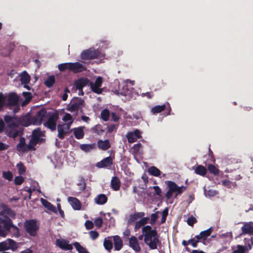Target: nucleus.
Here are the masks:
<instances>
[{
  "instance_id": "1",
  "label": "nucleus",
  "mask_w": 253,
  "mask_h": 253,
  "mask_svg": "<svg viewBox=\"0 0 253 253\" xmlns=\"http://www.w3.org/2000/svg\"><path fill=\"white\" fill-rule=\"evenodd\" d=\"M6 127V132L9 136L15 138L21 132L19 125L28 126L33 125L32 118L30 115L23 116L19 119L16 117L5 116L4 117Z\"/></svg>"
},
{
  "instance_id": "2",
  "label": "nucleus",
  "mask_w": 253,
  "mask_h": 253,
  "mask_svg": "<svg viewBox=\"0 0 253 253\" xmlns=\"http://www.w3.org/2000/svg\"><path fill=\"white\" fill-rule=\"evenodd\" d=\"M102 79L100 77H98L94 83L90 82L89 80L85 78H82L77 81L74 84V87L77 90H78V95H83L84 92L82 90L83 88L87 85H90L92 90L97 94H100L102 89L100 88L102 85Z\"/></svg>"
},
{
  "instance_id": "3",
  "label": "nucleus",
  "mask_w": 253,
  "mask_h": 253,
  "mask_svg": "<svg viewBox=\"0 0 253 253\" xmlns=\"http://www.w3.org/2000/svg\"><path fill=\"white\" fill-rule=\"evenodd\" d=\"M42 132L38 128L33 131L32 137L30 139L28 145L25 144L24 138L20 137V142L17 145V150L20 152H24L33 149L38 142L42 141L43 139L42 138Z\"/></svg>"
},
{
  "instance_id": "4",
  "label": "nucleus",
  "mask_w": 253,
  "mask_h": 253,
  "mask_svg": "<svg viewBox=\"0 0 253 253\" xmlns=\"http://www.w3.org/2000/svg\"><path fill=\"white\" fill-rule=\"evenodd\" d=\"M0 206L2 210L0 212V223L3 224L5 229L7 231H9L12 228L13 235L15 237H18L19 234V229L12 224L11 219L7 216V215L11 217L13 216L14 213L5 205H1Z\"/></svg>"
},
{
  "instance_id": "5",
  "label": "nucleus",
  "mask_w": 253,
  "mask_h": 253,
  "mask_svg": "<svg viewBox=\"0 0 253 253\" xmlns=\"http://www.w3.org/2000/svg\"><path fill=\"white\" fill-rule=\"evenodd\" d=\"M142 231L144 235L145 243L150 249H156L160 241L156 230L152 229L149 225H146L143 227Z\"/></svg>"
},
{
  "instance_id": "6",
  "label": "nucleus",
  "mask_w": 253,
  "mask_h": 253,
  "mask_svg": "<svg viewBox=\"0 0 253 253\" xmlns=\"http://www.w3.org/2000/svg\"><path fill=\"white\" fill-rule=\"evenodd\" d=\"M168 187V191L166 193V197L169 200L170 203H173V197L176 198L181 195L186 189L184 186H178L174 182L172 181H167L165 182Z\"/></svg>"
},
{
  "instance_id": "7",
  "label": "nucleus",
  "mask_w": 253,
  "mask_h": 253,
  "mask_svg": "<svg viewBox=\"0 0 253 253\" xmlns=\"http://www.w3.org/2000/svg\"><path fill=\"white\" fill-rule=\"evenodd\" d=\"M81 58L83 60L99 59L101 62L105 58V54L101 53L98 50L89 48L84 50L81 53Z\"/></svg>"
},
{
  "instance_id": "8",
  "label": "nucleus",
  "mask_w": 253,
  "mask_h": 253,
  "mask_svg": "<svg viewBox=\"0 0 253 253\" xmlns=\"http://www.w3.org/2000/svg\"><path fill=\"white\" fill-rule=\"evenodd\" d=\"M84 103L82 99L75 98L71 101L66 109L71 112H75L76 115L79 109L83 106Z\"/></svg>"
},
{
  "instance_id": "9",
  "label": "nucleus",
  "mask_w": 253,
  "mask_h": 253,
  "mask_svg": "<svg viewBox=\"0 0 253 253\" xmlns=\"http://www.w3.org/2000/svg\"><path fill=\"white\" fill-rule=\"evenodd\" d=\"M26 231L31 236H34L36 235L38 229V226L36 221L30 220L26 221L24 223Z\"/></svg>"
},
{
  "instance_id": "10",
  "label": "nucleus",
  "mask_w": 253,
  "mask_h": 253,
  "mask_svg": "<svg viewBox=\"0 0 253 253\" xmlns=\"http://www.w3.org/2000/svg\"><path fill=\"white\" fill-rule=\"evenodd\" d=\"M58 118V115L56 113H52L49 115L47 121L44 123L43 125L51 130H54L56 128Z\"/></svg>"
},
{
  "instance_id": "11",
  "label": "nucleus",
  "mask_w": 253,
  "mask_h": 253,
  "mask_svg": "<svg viewBox=\"0 0 253 253\" xmlns=\"http://www.w3.org/2000/svg\"><path fill=\"white\" fill-rule=\"evenodd\" d=\"M18 247V244L11 239H7L5 241L0 243V251L11 249L15 250Z\"/></svg>"
},
{
  "instance_id": "12",
  "label": "nucleus",
  "mask_w": 253,
  "mask_h": 253,
  "mask_svg": "<svg viewBox=\"0 0 253 253\" xmlns=\"http://www.w3.org/2000/svg\"><path fill=\"white\" fill-rule=\"evenodd\" d=\"M47 113L45 109H42L37 112L36 115L32 118L33 125H39L42 121H44L47 117Z\"/></svg>"
},
{
  "instance_id": "13",
  "label": "nucleus",
  "mask_w": 253,
  "mask_h": 253,
  "mask_svg": "<svg viewBox=\"0 0 253 253\" xmlns=\"http://www.w3.org/2000/svg\"><path fill=\"white\" fill-rule=\"evenodd\" d=\"M47 113L45 109H42L37 112L36 115L32 118L33 125H39L42 121H44L47 117Z\"/></svg>"
},
{
  "instance_id": "14",
  "label": "nucleus",
  "mask_w": 253,
  "mask_h": 253,
  "mask_svg": "<svg viewBox=\"0 0 253 253\" xmlns=\"http://www.w3.org/2000/svg\"><path fill=\"white\" fill-rule=\"evenodd\" d=\"M141 133L139 130L136 129L133 131L127 132L126 137L129 143H133L136 141L138 138L141 137Z\"/></svg>"
},
{
  "instance_id": "15",
  "label": "nucleus",
  "mask_w": 253,
  "mask_h": 253,
  "mask_svg": "<svg viewBox=\"0 0 253 253\" xmlns=\"http://www.w3.org/2000/svg\"><path fill=\"white\" fill-rule=\"evenodd\" d=\"M113 164V159L111 157H108L96 164L98 168L110 169Z\"/></svg>"
},
{
  "instance_id": "16",
  "label": "nucleus",
  "mask_w": 253,
  "mask_h": 253,
  "mask_svg": "<svg viewBox=\"0 0 253 253\" xmlns=\"http://www.w3.org/2000/svg\"><path fill=\"white\" fill-rule=\"evenodd\" d=\"M70 127L71 126H70V124H64L59 125L57 126L59 137L61 139H63L65 135L68 132Z\"/></svg>"
},
{
  "instance_id": "17",
  "label": "nucleus",
  "mask_w": 253,
  "mask_h": 253,
  "mask_svg": "<svg viewBox=\"0 0 253 253\" xmlns=\"http://www.w3.org/2000/svg\"><path fill=\"white\" fill-rule=\"evenodd\" d=\"M56 245L60 249L65 251H70L73 249V246L69 243V242L64 239H58L56 240Z\"/></svg>"
},
{
  "instance_id": "18",
  "label": "nucleus",
  "mask_w": 253,
  "mask_h": 253,
  "mask_svg": "<svg viewBox=\"0 0 253 253\" xmlns=\"http://www.w3.org/2000/svg\"><path fill=\"white\" fill-rule=\"evenodd\" d=\"M122 88L120 89V94L122 95H124L126 97V100H129L131 98L135 97L134 94H135L134 92H132V88H128L127 84L126 86L123 88V82L122 84Z\"/></svg>"
},
{
  "instance_id": "19",
  "label": "nucleus",
  "mask_w": 253,
  "mask_h": 253,
  "mask_svg": "<svg viewBox=\"0 0 253 253\" xmlns=\"http://www.w3.org/2000/svg\"><path fill=\"white\" fill-rule=\"evenodd\" d=\"M68 201L75 210H80L81 209V203L80 201L75 197H69Z\"/></svg>"
},
{
  "instance_id": "20",
  "label": "nucleus",
  "mask_w": 253,
  "mask_h": 253,
  "mask_svg": "<svg viewBox=\"0 0 253 253\" xmlns=\"http://www.w3.org/2000/svg\"><path fill=\"white\" fill-rule=\"evenodd\" d=\"M69 66L70 70L75 73L80 72L85 69V68L79 62L69 63Z\"/></svg>"
},
{
  "instance_id": "21",
  "label": "nucleus",
  "mask_w": 253,
  "mask_h": 253,
  "mask_svg": "<svg viewBox=\"0 0 253 253\" xmlns=\"http://www.w3.org/2000/svg\"><path fill=\"white\" fill-rule=\"evenodd\" d=\"M252 246H253V241H252V245L249 244L248 246L237 245L236 248L233 252V253H245L246 252L251 250Z\"/></svg>"
},
{
  "instance_id": "22",
  "label": "nucleus",
  "mask_w": 253,
  "mask_h": 253,
  "mask_svg": "<svg viewBox=\"0 0 253 253\" xmlns=\"http://www.w3.org/2000/svg\"><path fill=\"white\" fill-rule=\"evenodd\" d=\"M129 246L135 251L139 252L140 247L138 243L137 239L134 236H131L129 240Z\"/></svg>"
},
{
  "instance_id": "23",
  "label": "nucleus",
  "mask_w": 253,
  "mask_h": 253,
  "mask_svg": "<svg viewBox=\"0 0 253 253\" xmlns=\"http://www.w3.org/2000/svg\"><path fill=\"white\" fill-rule=\"evenodd\" d=\"M18 100L17 95L14 93H11L6 95V103L8 106L15 105L17 103Z\"/></svg>"
},
{
  "instance_id": "24",
  "label": "nucleus",
  "mask_w": 253,
  "mask_h": 253,
  "mask_svg": "<svg viewBox=\"0 0 253 253\" xmlns=\"http://www.w3.org/2000/svg\"><path fill=\"white\" fill-rule=\"evenodd\" d=\"M84 126H79L73 129V133L76 138L82 139L84 136Z\"/></svg>"
},
{
  "instance_id": "25",
  "label": "nucleus",
  "mask_w": 253,
  "mask_h": 253,
  "mask_svg": "<svg viewBox=\"0 0 253 253\" xmlns=\"http://www.w3.org/2000/svg\"><path fill=\"white\" fill-rule=\"evenodd\" d=\"M98 148L102 150H106L110 147V143L109 140H99L97 142Z\"/></svg>"
},
{
  "instance_id": "26",
  "label": "nucleus",
  "mask_w": 253,
  "mask_h": 253,
  "mask_svg": "<svg viewBox=\"0 0 253 253\" xmlns=\"http://www.w3.org/2000/svg\"><path fill=\"white\" fill-rule=\"evenodd\" d=\"M94 201L97 205H104L107 201V197L105 195L100 194L96 196Z\"/></svg>"
},
{
  "instance_id": "27",
  "label": "nucleus",
  "mask_w": 253,
  "mask_h": 253,
  "mask_svg": "<svg viewBox=\"0 0 253 253\" xmlns=\"http://www.w3.org/2000/svg\"><path fill=\"white\" fill-rule=\"evenodd\" d=\"M40 200L42 205L47 210L54 213L57 212V210L55 207H54L50 203L43 198H41Z\"/></svg>"
},
{
  "instance_id": "28",
  "label": "nucleus",
  "mask_w": 253,
  "mask_h": 253,
  "mask_svg": "<svg viewBox=\"0 0 253 253\" xmlns=\"http://www.w3.org/2000/svg\"><path fill=\"white\" fill-rule=\"evenodd\" d=\"M212 231V228L211 227L209 228L206 230L202 231L199 235L196 236V238L198 240L200 239H206L207 237L209 236Z\"/></svg>"
},
{
  "instance_id": "29",
  "label": "nucleus",
  "mask_w": 253,
  "mask_h": 253,
  "mask_svg": "<svg viewBox=\"0 0 253 253\" xmlns=\"http://www.w3.org/2000/svg\"><path fill=\"white\" fill-rule=\"evenodd\" d=\"M242 229L244 234H253V224L252 222L246 223L242 227Z\"/></svg>"
},
{
  "instance_id": "30",
  "label": "nucleus",
  "mask_w": 253,
  "mask_h": 253,
  "mask_svg": "<svg viewBox=\"0 0 253 253\" xmlns=\"http://www.w3.org/2000/svg\"><path fill=\"white\" fill-rule=\"evenodd\" d=\"M76 115H74V116L71 115L69 113H65L64 115V116L62 117V121L65 122V124H70V126H71L72 124H73L74 118L76 117Z\"/></svg>"
},
{
  "instance_id": "31",
  "label": "nucleus",
  "mask_w": 253,
  "mask_h": 253,
  "mask_svg": "<svg viewBox=\"0 0 253 253\" xmlns=\"http://www.w3.org/2000/svg\"><path fill=\"white\" fill-rule=\"evenodd\" d=\"M114 243L115 250L119 251L123 246V242L121 238L118 236H114L113 237Z\"/></svg>"
},
{
  "instance_id": "32",
  "label": "nucleus",
  "mask_w": 253,
  "mask_h": 253,
  "mask_svg": "<svg viewBox=\"0 0 253 253\" xmlns=\"http://www.w3.org/2000/svg\"><path fill=\"white\" fill-rule=\"evenodd\" d=\"M148 173L154 176L159 177L161 174V171L156 167L152 166L148 169Z\"/></svg>"
},
{
  "instance_id": "33",
  "label": "nucleus",
  "mask_w": 253,
  "mask_h": 253,
  "mask_svg": "<svg viewBox=\"0 0 253 253\" xmlns=\"http://www.w3.org/2000/svg\"><path fill=\"white\" fill-rule=\"evenodd\" d=\"M111 184L114 190H118L120 187V181L117 177L114 176L112 178Z\"/></svg>"
},
{
  "instance_id": "34",
  "label": "nucleus",
  "mask_w": 253,
  "mask_h": 253,
  "mask_svg": "<svg viewBox=\"0 0 253 253\" xmlns=\"http://www.w3.org/2000/svg\"><path fill=\"white\" fill-rule=\"evenodd\" d=\"M20 81L23 84H28L30 81V76L26 72H23L20 75Z\"/></svg>"
},
{
  "instance_id": "35",
  "label": "nucleus",
  "mask_w": 253,
  "mask_h": 253,
  "mask_svg": "<svg viewBox=\"0 0 253 253\" xmlns=\"http://www.w3.org/2000/svg\"><path fill=\"white\" fill-rule=\"evenodd\" d=\"M149 220V218L148 217H143L139 221L136 222L135 224V229L137 230L140 228L141 226H143L145 224L147 223Z\"/></svg>"
},
{
  "instance_id": "36",
  "label": "nucleus",
  "mask_w": 253,
  "mask_h": 253,
  "mask_svg": "<svg viewBox=\"0 0 253 253\" xmlns=\"http://www.w3.org/2000/svg\"><path fill=\"white\" fill-rule=\"evenodd\" d=\"M94 146L95 144H83L80 145V148L82 151L88 152L91 151L94 148Z\"/></svg>"
},
{
  "instance_id": "37",
  "label": "nucleus",
  "mask_w": 253,
  "mask_h": 253,
  "mask_svg": "<svg viewBox=\"0 0 253 253\" xmlns=\"http://www.w3.org/2000/svg\"><path fill=\"white\" fill-rule=\"evenodd\" d=\"M167 107V105L164 104L163 105H157L155 106L151 109V113L153 114L159 113L164 110Z\"/></svg>"
},
{
  "instance_id": "38",
  "label": "nucleus",
  "mask_w": 253,
  "mask_h": 253,
  "mask_svg": "<svg viewBox=\"0 0 253 253\" xmlns=\"http://www.w3.org/2000/svg\"><path fill=\"white\" fill-rule=\"evenodd\" d=\"M207 169L203 166L200 165L195 169V172L196 174L204 176L207 173Z\"/></svg>"
},
{
  "instance_id": "39",
  "label": "nucleus",
  "mask_w": 253,
  "mask_h": 253,
  "mask_svg": "<svg viewBox=\"0 0 253 253\" xmlns=\"http://www.w3.org/2000/svg\"><path fill=\"white\" fill-rule=\"evenodd\" d=\"M111 237H108L106 238L104 241V246L106 250L110 251L113 247V244L111 240Z\"/></svg>"
},
{
  "instance_id": "40",
  "label": "nucleus",
  "mask_w": 253,
  "mask_h": 253,
  "mask_svg": "<svg viewBox=\"0 0 253 253\" xmlns=\"http://www.w3.org/2000/svg\"><path fill=\"white\" fill-rule=\"evenodd\" d=\"M220 238L224 242H230L232 239L231 232H227L220 235Z\"/></svg>"
},
{
  "instance_id": "41",
  "label": "nucleus",
  "mask_w": 253,
  "mask_h": 253,
  "mask_svg": "<svg viewBox=\"0 0 253 253\" xmlns=\"http://www.w3.org/2000/svg\"><path fill=\"white\" fill-rule=\"evenodd\" d=\"M74 246L79 253H88L87 251L78 242L74 243Z\"/></svg>"
},
{
  "instance_id": "42",
  "label": "nucleus",
  "mask_w": 253,
  "mask_h": 253,
  "mask_svg": "<svg viewBox=\"0 0 253 253\" xmlns=\"http://www.w3.org/2000/svg\"><path fill=\"white\" fill-rule=\"evenodd\" d=\"M77 185L79 187V192L81 193L84 190L86 187L84 179L81 177L77 183Z\"/></svg>"
},
{
  "instance_id": "43",
  "label": "nucleus",
  "mask_w": 253,
  "mask_h": 253,
  "mask_svg": "<svg viewBox=\"0 0 253 253\" xmlns=\"http://www.w3.org/2000/svg\"><path fill=\"white\" fill-rule=\"evenodd\" d=\"M5 105H7L6 95L0 93V110L2 109Z\"/></svg>"
},
{
  "instance_id": "44",
  "label": "nucleus",
  "mask_w": 253,
  "mask_h": 253,
  "mask_svg": "<svg viewBox=\"0 0 253 253\" xmlns=\"http://www.w3.org/2000/svg\"><path fill=\"white\" fill-rule=\"evenodd\" d=\"M141 148V144L140 143L134 144L131 148V151L134 155L140 154V150Z\"/></svg>"
},
{
  "instance_id": "45",
  "label": "nucleus",
  "mask_w": 253,
  "mask_h": 253,
  "mask_svg": "<svg viewBox=\"0 0 253 253\" xmlns=\"http://www.w3.org/2000/svg\"><path fill=\"white\" fill-rule=\"evenodd\" d=\"M55 82V78L54 76H49L47 78V79L45 80L44 84L45 85L50 87H51Z\"/></svg>"
},
{
  "instance_id": "46",
  "label": "nucleus",
  "mask_w": 253,
  "mask_h": 253,
  "mask_svg": "<svg viewBox=\"0 0 253 253\" xmlns=\"http://www.w3.org/2000/svg\"><path fill=\"white\" fill-rule=\"evenodd\" d=\"M2 177L5 179L10 181L12 180L13 175L12 173L10 171H3L2 172Z\"/></svg>"
},
{
  "instance_id": "47",
  "label": "nucleus",
  "mask_w": 253,
  "mask_h": 253,
  "mask_svg": "<svg viewBox=\"0 0 253 253\" xmlns=\"http://www.w3.org/2000/svg\"><path fill=\"white\" fill-rule=\"evenodd\" d=\"M222 185L228 188H233L235 187V183L228 180H224L221 181Z\"/></svg>"
},
{
  "instance_id": "48",
  "label": "nucleus",
  "mask_w": 253,
  "mask_h": 253,
  "mask_svg": "<svg viewBox=\"0 0 253 253\" xmlns=\"http://www.w3.org/2000/svg\"><path fill=\"white\" fill-rule=\"evenodd\" d=\"M110 116V112L107 109H104L101 113V117L104 121L108 120Z\"/></svg>"
},
{
  "instance_id": "49",
  "label": "nucleus",
  "mask_w": 253,
  "mask_h": 253,
  "mask_svg": "<svg viewBox=\"0 0 253 253\" xmlns=\"http://www.w3.org/2000/svg\"><path fill=\"white\" fill-rule=\"evenodd\" d=\"M208 169L209 170V171L215 175H217L219 174V170H218V169L215 167L214 166V165H212L211 164V165H209L208 166Z\"/></svg>"
},
{
  "instance_id": "50",
  "label": "nucleus",
  "mask_w": 253,
  "mask_h": 253,
  "mask_svg": "<svg viewBox=\"0 0 253 253\" xmlns=\"http://www.w3.org/2000/svg\"><path fill=\"white\" fill-rule=\"evenodd\" d=\"M204 193L206 197L211 198L216 196L217 194V192L216 191L212 189L209 190L208 191H207L205 188H204Z\"/></svg>"
},
{
  "instance_id": "51",
  "label": "nucleus",
  "mask_w": 253,
  "mask_h": 253,
  "mask_svg": "<svg viewBox=\"0 0 253 253\" xmlns=\"http://www.w3.org/2000/svg\"><path fill=\"white\" fill-rule=\"evenodd\" d=\"M16 168L18 170V173L19 174H23L25 172V167L22 163L19 162L17 163L16 165Z\"/></svg>"
},
{
  "instance_id": "52",
  "label": "nucleus",
  "mask_w": 253,
  "mask_h": 253,
  "mask_svg": "<svg viewBox=\"0 0 253 253\" xmlns=\"http://www.w3.org/2000/svg\"><path fill=\"white\" fill-rule=\"evenodd\" d=\"M159 213L160 212L159 211H156L155 213H152L151 215L150 224L151 225H153L155 223L157 219L159 217Z\"/></svg>"
},
{
  "instance_id": "53",
  "label": "nucleus",
  "mask_w": 253,
  "mask_h": 253,
  "mask_svg": "<svg viewBox=\"0 0 253 253\" xmlns=\"http://www.w3.org/2000/svg\"><path fill=\"white\" fill-rule=\"evenodd\" d=\"M169 209L168 208H165L163 212H162V218L161 223H163L166 221L167 216L168 214Z\"/></svg>"
},
{
  "instance_id": "54",
  "label": "nucleus",
  "mask_w": 253,
  "mask_h": 253,
  "mask_svg": "<svg viewBox=\"0 0 253 253\" xmlns=\"http://www.w3.org/2000/svg\"><path fill=\"white\" fill-rule=\"evenodd\" d=\"M58 69L60 71H64L66 69H69L70 70V66H69V63H62L59 64L58 66Z\"/></svg>"
},
{
  "instance_id": "55",
  "label": "nucleus",
  "mask_w": 253,
  "mask_h": 253,
  "mask_svg": "<svg viewBox=\"0 0 253 253\" xmlns=\"http://www.w3.org/2000/svg\"><path fill=\"white\" fill-rule=\"evenodd\" d=\"M24 178L21 176H16L14 179V183L16 185H20L24 181Z\"/></svg>"
},
{
  "instance_id": "56",
  "label": "nucleus",
  "mask_w": 253,
  "mask_h": 253,
  "mask_svg": "<svg viewBox=\"0 0 253 253\" xmlns=\"http://www.w3.org/2000/svg\"><path fill=\"white\" fill-rule=\"evenodd\" d=\"M145 215V213L143 212H139L135 213L133 215H132L131 218L133 220H135L137 219L138 218L143 217Z\"/></svg>"
},
{
  "instance_id": "57",
  "label": "nucleus",
  "mask_w": 253,
  "mask_h": 253,
  "mask_svg": "<svg viewBox=\"0 0 253 253\" xmlns=\"http://www.w3.org/2000/svg\"><path fill=\"white\" fill-rule=\"evenodd\" d=\"M94 222L95 225L97 227L100 228L102 226V225L103 223V219L100 217H98L94 220Z\"/></svg>"
},
{
  "instance_id": "58",
  "label": "nucleus",
  "mask_w": 253,
  "mask_h": 253,
  "mask_svg": "<svg viewBox=\"0 0 253 253\" xmlns=\"http://www.w3.org/2000/svg\"><path fill=\"white\" fill-rule=\"evenodd\" d=\"M89 234L90 238L93 240L96 239L98 237V233L95 231H90Z\"/></svg>"
},
{
  "instance_id": "59",
  "label": "nucleus",
  "mask_w": 253,
  "mask_h": 253,
  "mask_svg": "<svg viewBox=\"0 0 253 253\" xmlns=\"http://www.w3.org/2000/svg\"><path fill=\"white\" fill-rule=\"evenodd\" d=\"M7 231L5 229L4 226H3V228L0 225V236L4 237L6 236L7 234Z\"/></svg>"
},
{
  "instance_id": "60",
  "label": "nucleus",
  "mask_w": 253,
  "mask_h": 253,
  "mask_svg": "<svg viewBox=\"0 0 253 253\" xmlns=\"http://www.w3.org/2000/svg\"><path fill=\"white\" fill-rule=\"evenodd\" d=\"M187 222L188 225L192 226L196 222V219L194 217L191 216L187 219Z\"/></svg>"
},
{
  "instance_id": "61",
  "label": "nucleus",
  "mask_w": 253,
  "mask_h": 253,
  "mask_svg": "<svg viewBox=\"0 0 253 253\" xmlns=\"http://www.w3.org/2000/svg\"><path fill=\"white\" fill-rule=\"evenodd\" d=\"M152 188L154 190L155 195H157L158 196L161 195V194L162 193V190L159 186H154Z\"/></svg>"
},
{
  "instance_id": "62",
  "label": "nucleus",
  "mask_w": 253,
  "mask_h": 253,
  "mask_svg": "<svg viewBox=\"0 0 253 253\" xmlns=\"http://www.w3.org/2000/svg\"><path fill=\"white\" fill-rule=\"evenodd\" d=\"M23 95L25 97L26 101L29 102L32 98V95L30 92H23Z\"/></svg>"
},
{
  "instance_id": "63",
  "label": "nucleus",
  "mask_w": 253,
  "mask_h": 253,
  "mask_svg": "<svg viewBox=\"0 0 253 253\" xmlns=\"http://www.w3.org/2000/svg\"><path fill=\"white\" fill-rule=\"evenodd\" d=\"M85 226L87 229H92L93 227V222L90 220H87L85 223Z\"/></svg>"
},
{
  "instance_id": "64",
  "label": "nucleus",
  "mask_w": 253,
  "mask_h": 253,
  "mask_svg": "<svg viewBox=\"0 0 253 253\" xmlns=\"http://www.w3.org/2000/svg\"><path fill=\"white\" fill-rule=\"evenodd\" d=\"M117 128V126L115 125H112L107 127V131L109 132H112Z\"/></svg>"
}]
</instances>
